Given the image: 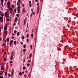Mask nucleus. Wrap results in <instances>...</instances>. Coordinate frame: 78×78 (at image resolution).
Here are the masks:
<instances>
[{
  "mask_svg": "<svg viewBox=\"0 0 78 78\" xmlns=\"http://www.w3.org/2000/svg\"><path fill=\"white\" fill-rule=\"evenodd\" d=\"M0 21L1 23H3V17H2V16H0Z\"/></svg>",
  "mask_w": 78,
  "mask_h": 78,
  "instance_id": "obj_1",
  "label": "nucleus"
},
{
  "mask_svg": "<svg viewBox=\"0 0 78 78\" xmlns=\"http://www.w3.org/2000/svg\"><path fill=\"white\" fill-rule=\"evenodd\" d=\"M14 69H12V72L11 73L12 76H12H13V75L14 74Z\"/></svg>",
  "mask_w": 78,
  "mask_h": 78,
  "instance_id": "obj_2",
  "label": "nucleus"
},
{
  "mask_svg": "<svg viewBox=\"0 0 78 78\" xmlns=\"http://www.w3.org/2000/svg\"><path fill=\"white\" fill-rule=\"evenodd\" d=\"M39 6H38L37 7V14L39 13Z\"/></svg>",
  "mask_w": 78,
  "mask_h": 78,
  "instance_id": "obj_3",
  "label": "nucleus"
},
{
  "mask_svg": "<svg viewBox=\"0 0 78 78\" xmlns=\"http://www.w3.org/2000/svg\"><path fill=\"white\" fill-rule=\"evenodd\" d=\"M29 3L30 7H31V5H32V4H31V1H30Z\"/></svg>",
  "mask_w": 78,
  "mask_h": 78,
  "instance_id": "obj_4",
  "label": "nucleus"
},
{
  "mask_svg": "<svg viewBox=\"0 0 78 78\" xmlns=\"http://www.w3.org/2000/svg\"><path fill=\"white\" fill-rule=\"evenodd\" d=\"M3 39H6V37L5 36V35L4 34H3Z\"/></svg>",
  "mask_w": 78,
  "mask_h": 78,
  "instance_id": "obj_5",
  "label": "nucleus"
},
{
  "mask_svg": "<svg viewBox=\"0 0 78 78\" xmlns=\"http://www.w3.org/2000/svg\"><path fill=\"white\" fill-rule=\"evenodd\" d=\"M22 11L23 12L25 13L26 12V11H25V8H23V9Z\"/></svg>",
  "mask_w": 78,
  "mask_h": 78,
  "instance_id": "obj_6",
  "label": "nucleus"
},
{
  "mask_svg": "<svg viewBox=\"0 0 78 78\" xmlns=\"http://www.w3.org/2000/svg\"><path fill=\"white\" fill-rule=\"evenodd\" d=\"M17 17H16L15 19L14 22L16 23L17 22Z\"/></svg>",
  "mask_w": 78,
  "mask_h": 78,
  "instance_id": "obj_7",
  "label": "nucleus"
},
{
  "mask_svg": "<svg viewBox=\"0 0 78 78\" xmlns=\"http://www.w3.org/2000/svg\"><path fill=\"white\" fill-rule=\"evenodd\" d=\"M13 56L11 55L10 57V60H12V58H13Z\"/></svg>",
  "mask_w": 78,
  "mask_h": 78,
  "instance_id": "obj_8",
  "label": "nucleus"
},
{
  "mask_svg": "<svg viewBox=\"0 0 78 78\" xmlns=\"http://www.w3.org/2000/svg\"><path fill=\"white\" fill-rule=\"evenodd\" d=\"M28 24L27 25V28L26 29V33H27L28 32V30H27V28H28Z\"/></svg>",
  "mask_w": 78,
  "mask_h": 78,
  "instance_id": "obj_9",
  "label": "nucleus"
},
{
  "mask_svg": "<svg viewBox=\"0 0 78 78\" xmlns=\"http://www.w3.org/2000/svg\"><path fill=\"white\" fill-rule=\"evenodd\" d=\"M7 15H8V14H7V12H5V17H6V16H7Z\"/></svg>",
  "mask_w": 78,
  "mask_h": 78,
  "instance_id": "obj_10",
  "label": "nucleus"
},
{
  "mask_svg": "<svg viewBox=\"0 0 78 78\" xmlns=\"http://www.w3.org/2000/svg\"><path fill=\"white\" fill-rule=\"evenodd\" d=\"M7 27L6 26L4 27V30H7Z\"/></svg>",
  "mask_w": 78,
  "mask_h": 78,
  "instance_id": "obj_11",
  "label": "nucleus"
},
{
  "mask_svg": "<svg viewBox=\"0 0 78 78\" xmlns=\"http://www.w3.org/2000/svg\"><path fill=\"white\" fill-rule=\"evenodd\" d=\"M3 45V47H6V44H5V43H3L2 44Z\"/></svg>",
  "mask_w": 78,
  "mask_h": 78,
  "instance_id": "obj_12",
  "label": "nucleus"
},
{
  "mask_svg": "<svg viewBox=\"0 0 78 78\" xmlns=\"http://www.w3.org/2000/svg\"><path fill=\"white\" fill-rule=\"evenodd\" d=\"M3 60L4 61H6V58L4 57Z\"/></svg>",
  "mask_w": 78,
  "mask_h": 78,
  "instance_id": "obj_13",
  "label": "nucleus"
},
{
  "mask_svg": "<svg viewBox=\"0 0 78 78\" xmlns=\"http://www.w3.org/2000/svg\"><path fill=\"white\" fill-rule=\"evenodd\" d=\"M23 70H25L26 69V67L25 66H23Z\"/></svg>",
  "mask_w": 78,
  "mask_h": 78,
  "instance_id": "obj_14",
  "label": "nucleus"
},
{
  "mask_svg": "<svg viewBox=\"0 0 78 78\" xmlns=\"http://www.w3.org/2000/svg\"><path fill=\"white\" fill-rule=\"evenodd\" d=\"M11 56H14V52H12V54H11Z\"/></svg>",
  "mask_w": 78,
  "mask_h": 78,
  "instance_id": "obj_15",
  "label": "nucleus"
},
{
  "mask_svg": "<svg viewBox=\"0 0 78 78\" xmlns=\"http://www.w3.org/2000/svg\"><path fill=\"white\" fill-rule=\"evenodd\" d=\"M26 49H24L23 50V52L25 53V52H26Z\"/></svg>",
  "mask_w": 78,
  "mask_h": 78,
  "instance_id": "obj_16",
  "label": "nucleus"
},
{
  "mask_svg": "<svg viewBox=\"0 0 78 78\" xmlns=\"http://www.w3.org/2000/svg\"><path fill=\"white\" fill-rule=\"evenodd\" d=\"M32 56V54H31V53L29 55V57L31 58Z\"/></svg>",
  "mask_w": 78,
  "mask_h": 78,
  "instance_id": "obj_17",
  "label": "nucleus"
},
{
  "mask_svg": "<svg viewBox=\"0 0 78 78\" xmlns=\"http://www.w3.org/2000/svg\"><path fill=\"white\" fill-rule=\"evenodd\" d=\"M7 5H10V2H8L7 3Z\"/></svg>",
  "mask_w": 78,
  "mask_h": 78,
  "instance_id": "obj_18",
  "label": "nucleus"
},
{
  "mask_svg": "<svg viewBox=\"0 0 78 78\" xmlns=\"http://www.w3.org/2000/svg\"><path fill=\"white\" fill-rule=\"evenodd\" d=\"M13 40H11L10 41V44H12V42H13Z\"/></svg>",
  "mask_w": 78,
  "mask_h": 78,
  "instance_id": "obj_19",
  "label": "nucleus"
},
{
  "mask_svg": "<svg viewBox=\"0 0 78 78\" xmlns=\"http://www.w3.org/2000/svg\"><path fill=\"white\" fill-rule=\"evenodd\" d=\"M16 41H14V45H16Z\"/></svg>",
  "mask_w": 78,
  "mask_h": 78,
  "instance_id": "obj_20",
  "label": "nucleus"
},
{
  "mask_svg": "<svg viewBox=\"0 0 78 78\" xmlns=\"http://www.w3.org/2000/svg\"><path fill=\"white\" fill-rule=\"evenodd\" d=\"M9 10H11V11H12V9L11 8H9Z\"/></svg>",
  "mask_w": 78,
  "mask_h": 78,
  "instance_id": "obj_21",
  "label": "nucleus"
},
{
  "mask_svg": "<svg viewBox=\"0 0 78 78\" xmlns=\"http://www.w3.org/2000/svg\"><path fill=\"white\" fill-rule=\"evenodd\" d=\"M27 38H28V37H29V34H27Z\"/></svg>",
  "mask_w": 78,
  "mask_h": 78,
  "instance_id": "obj_22",
  "label": "nucleus"
},
{
  "mask_svg": "<svg viewBox=\"0 0 78 78\" xmlns=\"http://www.w3.org/2000/svg\"><path fill=\"white\" fill-rule=\"evenodd\" d=\"M22 39H24L25 38V37H24V36H22L21 37Z\"/></svg>",
  "mask_w": 78,
  "mask_h": 78,
  "instance_id": "obj_23",
  "label": "nucleus"
},
{
  "mask_svg": "<svg viewBox=\"0 0 78 78\" xmlns=\"http://www.w3.org/2000/svg\"><path fill=\"white\" fill-rule=\"evenodd\" d=\"M19 32H18L17 34V36H19Z\"/></svg>",
  "mask_w": 78,
  "mask_h": 78,
  "instance_id": "obj_24",
  "label": "nucleus"
},
{
  "mask_svg": "<svg viewBox=\"0 0 78 78\" xmlns=\"http://www.w3.org/2000/svg\"><path fill=\"white\" fill-rule=\"evenodd\" d=\"M5 34H6V35H7V31H4Z\"/></svg>",
  "mask_w": 78,
  "mask_h": 78,
  "instance_id": "obj_25",
  "label": "nucleus"
},
{
  "mask_svg": "<svg viewBox=\"0 0 78 78\" xmlns=\"http://www.w3.org/2000/svg\"><path fill=\"white\" fill-rule=\"evenodd\" d=\"M1 70H4V68H2V66H1Z\"/></svg>",
  "mask_w": 78,
  "mask_h": 78,
  "instance_id": "obj_26",
  "label": "nucleus"
},
{
  "mask_svg": "<svg viewBox=\"0 0 78 78\" xmlns=\"http://www.w3.org/2000/svg\"><path fill=\"white\" fill-rule=\"evenodd\" d=\"M10 7V5H7V8H9Z\"/></svg>",
  "mask_w": 78,
  "mask_h": 78,
  "instance_id": "obj_27",
  "label": "nucleus"
},
{
  "mask_svg": "<svg viewBox=\"0 0 78 78\" xmlns=\"http://www.w3.org/2000/svg\"><path fill=\"white\" fill-rule=\"evenodd\" d=\"M2 72H0V76H2Z\"/></svg>",
  "mask_w": 78,
  "mask_h": 78,
  "instance_id": "obj_28",
  "label": "nucleus"
},
{
  "mask_svg": "<svg viewBox=\"0 0 78 78\" xmlns=\"http://www.w3.org/2000/svg\"><path fill=\"white\" fill-rule=\"evenodd\" d=\"M33 36H34L33 34H31V37H33Z\"/></svg>",
  "mask_w": 78,
  "mask_h": 78,
  "instance_id": "obj_29",
  "label": "nucleus"
},
{
  "mask_svg": "<svg viewBox=\"0 0 78 78\" xmlns=\"http://www.w3.org/2000/svg\"><path fill=\"white\" fill-rule=\"evenodd\" d=\"M12 62H12V61H10V64H12Z\"/></svg>",
  "mask_w": 78,
  "mask_h": 78,
  "instance_id": "obj_30",
  "label": "nucleus"
},
{
  "mask_svg": "<svg viewBox=\"0 0 78 78\" xmlns=\"http://www.w3.org/2000/svg\"><path fill=\"white\" fill-rule=\"evenodd\" d=\"M16 16H17V17H19V14H17L16 15Z\"/></svg>",
  "mask_w": 78,
  "mask_h": 78,
  "instance_id": "obj_31",
  "label": "nucleus"
},
{
  "mask_svg": "<svg viewBox=\"0 0 78 78\" xmlns=\"http://www.w3.org/2000/svg\"><path fill=\"white\" fill-rule=\"evenodd\" d=\"M14 33L16 34V33H17V31L14 30Z\"/></svg>",
  "mask_w": 78,
  "mask_h": 78,
  "instance_id": "obj_32",
  "label": "nucleus"
},
{
  "mask_svg": "<svg viewBox=\"0 0 78 78\" xmlns=\"http://www.w3.org/2000/svg\"><path fill=\"white\" fill-rule=\"evenodd\" d=\"M32 14L33 15H34L35 14V13L34 12H32Z\"/></svg>",
  "mask_w": 78,
  "mask_h": 78,
  "instance_id": "obj_33",
  "label": "nucleus"
},
{
  "mask_svg": "<svg viewBox=\"0 0 78 78\" xmlns=\"http://www.w3.org/2000/svg\"><path fill=\"white\" fill-rule=\"evenodd\" d=\"M30 63H28L27 64V67H29L30 66Z\"/></svg>",
  "mask_w": 78,
  "mask_h": 78,
  "instance_id": "obj_34",
  "label": "nucleus"
},
{
  "mask_svg": "<svg viewBox=\"0 0 78 78\" xmlns=\"http://www.w3.org/2000/svg\"><path fill=\"white\" fill-rule=\"evenodd\" d=\"M23 47H24V48H26V45H25V44H24L23 45Z\"/></svg>",
  "mask_w": 78,
  "mask_h": 78,
  "instance_id": "obj_35",
  "label": "nucleus"
},
{
  "mask_svg": "<svg viewBox=\"0 0 78 78\" xmlns=\"http://www.w3.org/2000/svg\"><path fill=\"white\" fill-rule=\"evenodd\" d=\"M7 21L8 22H9V19L8 18L7 19Z\"/></svg>",
  "mask_w": 78,
  "mask_h": 78,
  "instance_id": "obj_36",
  "label": "nucleus"
},
{
  "mask_svg": "<svg viewBox=\"0 0 78 78\" xmlns=\"http://www.w3.org/2000/svg\"><path fill=\"white\" fill-rule=\"evenodd\" d=\"M2 6H3V2H1Z\"/></svg>",
  "mask_w": 78,
  "mask_h": 78,
  "instance_id": "obj_37",
  "label": "nucleus"
},
{
  "mask_svg": "<svg viewBox=\"0 0 78 78\" xmlns=\"http://www.w3.org/2000/svg\"><path fill=\"white\" fill-rule=\"evenodd\" d=\"M18 2H19V3H20V2H21V1L20 0H18Z\"/></svg>",
  "mask_w": 78,
  "mask_h": 78,
  "instance_id": "obj_38",
  "label": "nucleus"
},
{
  "mask_svg": "<svg viewBox=\"0 0 78 78\" xmlns=\"http://www.w3.org/2000/svg\"><path fill=\"white\" fill-rule=\"evenodd\" d=\"M4 55H6V54H7L6 52H4Z\"/></svg>",
  "mask_w": 78,
  "mask_h": 78,
  "instance_id": "obj_39",
  "label": "nucleus"
},
{
  "mask_svg": "<svg viewBox=\"0 0 78 78\" xmlns=\"http://www.w3.org/2000/svg\"><path fill=\"white\" fill-rule=\"evenodd\" d=\"M17 11L18 12H20V9H17Z\"/></svg>",
  "mask_w": 78,
  "mask_h": 78,
  "instance_id": "obj_40",
  "label": "nucleus"
},
{
  "mask_svg": "<svg viewBox=\"0 0 78 78\" xmlns=\"http://www.w3.org/2000/svg\"><path fill=\"white\" fill-rule=\"evenodd\" d=\"M19 74H20V75H22V72H20V73Z\"/></svg>",
  "mask_w": 78,
  "mask_h": 78,
  "instance_id": "obj_41",
  "label": "nucleus"
},
{
  "mask_svg": "<svg viewBox=\"0 0 78 78\" xmlns=\"http://www.w3.org/2000/svg\"><path fill=\"white\" fill-rule=\"evenodd\" d=\"M7 75V72H5V76H6V75Z\"/></svg>",
  "mask_w": 78,
  "mask_h": 78,
  "instance_id": "obj_42",
  "label": "nucleus"
},
{
  "mask_svg": "<svg viewBox=\"0 0 78 78\" xmlns=\"http://www.w3.org/2000/svg\"><path fill=\"white\" fill-rule=\"evenodd\" d=\"M33 48V46H32V45H30V48Z\"/></svg>",
  "mask_w": 78,
  "mask_h": 78,
  "instance_id": "obj_43",
  "label": "nucleus"
},
{
  "mask_svg": "<svg viewBox=\"0 0 78 78\" xmlns=\"http://www.w3.org/2000/svg\"><path fill=\"white\" fill-rule=\"evenodd\" d=\"M36 32H37V30H34V32L36 33Z\"/></svg>",
  "mask_w": 78,
  "mask_h": 78,
  "instance_id": "obj_44",
  "label": "nucleus"
},
{
  "mask_svg": "<svg viewBox=\"0 0 78 78\" xmlns=\"http://www.w3.org/2000/svg\"><path fill=\"white\" fill-rule=\"evenodd\" d=\"M20 43L21 44V45H23V42L22 41L20 42Z\"/></svg>",
  "mask_w": 78,
  "mask_h": 78,
  "instance_id": "obj_45",
  "label": "nucleus"
},
{
  "mask_svg": "<svg viewBox=\"0 0 78 78\" xmlns=\"http://www.w3.org/2000/svg\"><path fill=\"white\" fill-rule=\"evenodd\" d=\"M25 73V71H23L22 72V74H23Z\"/></svg>",
  "mask_w": 78,
  "mask_h": 78,
  "instance_id": "obj_46",
  "label": "nucleus"
},
{
  "mask_svg": "<svg viewBox=\"0 0 78 78\" xmlns=\"http://www.w3.org/2000/svg\"><path fill=\"white\" fill-rule=\"evenodd\" d=\"M20 6L18 7L17 9H20Z\"/></svg>",
  "mask_w": 78,
  "mask_h": 78,
  "instance_id": "obj_47",
  "label": "nucleus"
},
{
  "mask_svg": "<svg viewBox=\"0 0 78 78\" xmlns=\"http://www.w3.org/2000/svg\"><path fill=\"white\" fill-rule=\"evenodd\" d=\"M8 76H9V77H11V74H9Z\"/></svg>",
  "mask_w": 78,
  "mask_h": 78,
  "instance_id": "obj_48",
  "label": "nucleus"
},
{
  "mask_svg": "<svg viewBox=\"0 0 78 78\" xmlns=\"http://www.w3.org/2000/svg\"><path fill=\"white\" fill-rule=\"evenodd\" d=\"M14 11H15V12H16V9H14Z\"/></svg>",
  "mask_w": 78,
  "mask_h": 78,
  "instance_id": "obj_49",
  "label": "nucleus"
},
{
  "mask_svg": "<svg viewBox=\"0 0 78 78\" xmlns=\"http://www.w3.org/2000/svg\"><path fill=\"white\" fill-rule=\"evenodd\" d=\"M1 16H2V17H3V16H4V14H1Z\"/></svg>",
  "mask_w": 78,
  "mask_h": 78,
  "instance_id": "obj_50",
  "label": "nucleus"
},
{
  "mask_svg": "<svg viewBox=\"0 0 78 78\" xmlns=\"http://www.w3.org/2000/svg\"><path fill=\"white\" fill-rule=\"evenodd\" d=\"M76 17H78V13H77V14H76Z\"/></svg>",
  "mask_w": 78,
  "mask_h": 78,
  "instance_id": "obj_51",
  "label": "nucleus"
},
{
  "mask_svg": "<svg viewBox=\"0 0 78 78\" xmlns=\"http://www.w3.org/2000/svg\"><path fill=\"white\" fill-rule=\"evenodd\" d=\"M26 22V20L25 19H24V23H25Z\"/></svg>",
  "mask_w": 78,
  "mask_h": 78,
  "instance_id": "obj_52",
  "label": "nucleus"
},
{
  "mask_svg": "<svg viewBox=\"0 0 78 78\" xmlns=\"http://www.w3.org/2000/svg\"><path fill=\"white\" fill-rule=\"evenodd\" d=\"M11 7H12V8H14V6H13L12 5L11 6Z\"/></svg>",
  "mask_w": 78,
  "mask_h": 78,
  "instance_id": "obj_53",
  "label": "nucleus"
},
{
  "mask_svg": "<svg viewBox=\"0 0 78 78\" xmlns=\"http://www.w3.org/2000/svg\"><path fill=\"white\" fill-rule=\"evenodd\" d=\"M0 78H3V76H0Z\"/></svg>",
  "mask_w": 78,
  "mask_h": 78,
  "instance_id": "obj_54",
  "label": "nucleus"
},
{
  "mask_svg": "<svg viewBox=\"0 0 78 78\" xmlns=\"http://www.w3.org/2000/svg\"><path fill=\"white\" fill-rule=\"evenodd\" d=\"M24 77H25V78H26V77H27V75L24 74Z\"/></svg>",
  "mask_w": 78,
  "mask_h": 78,
  "instance_id": "obj_55",
  "label": "nucleus"
},
{
  "mask_svg": "<svg viewBox=\"0 0 78 78\" xmlns=\"http://www.w3.org/2000/svg\"><path fill=\"white\" fill-rule=\"evenodd\" d=\"M2 11H0V15H1V14H2Z\"/></svg>",
  "mask_w": 78,
  "mask_h": 78,
  "instance_id": "obj_56",
  "label": "nucleus"
},
{
  "mask_svg": "<svg viewBox=\"0 0 78 78\" xmlns=\"http://www.w3.org/2000/svg\"><path fill=\"white\" fill-rule=\"evenodd\" d=\"M12 35L13 36H14V35H15V34H14L12 33Z\"/></svg>",
  "mask_w": 78,
  "mask_h": 78,
  "instance_id": "obj_57",
  "label": "nucleus"
},
{
  "mask_svg": "<svg viewBox=\"0 0 78 78\" xmlns=\"http://www.w3.org/2000/svg\"><path fill=\"white\" fill-rule=\"evenodd\" d=\"M28 62H30V60H28L27 61Z\"/></svg>",
  "mask_w": 78,
  "mask_h": 78,
  "instance_id": "obj_58",
  "label": "nucleus"
},
{
  "mask_svg": "<svg viewBox=\"0 0 78 78\" xmlns=\"http://www.w3.org/2000/svg\"><path fill=\"white\" fill-rule=\"evenodd\" d=\"M29 41V40L28 39H27V41L28 42Z\"/></svg>",
  "mask_w": 78,
  "mask_h": 78,
  "instance_id": "obj_59",
  "label": "nucleus"
},
{
  "mask_svg": "<svg viewBox=\"0 0 78 78\" xmlns=\"http://www.w3.org/2000/svg\"><path fill=\"white\" fill-rule=\"evenodd\" d=\"M1 1L2 2V3L3 2V0H1Z\"/></svg>",
  "mask_w": 78,
  "mask_h": 78,
  "instance_id": "obj_60",
  "label": "nucleus"
},
{
  "mask_svg": "<svg viewBox=\"0 0 78 78\" xmlns=\"http://www.w3.org/2000/svg\"><path fill=\"white\" fill-rule=\"evenodd\" d=\"M39 3H37V6H39Z\"/></svg>",
  "mask_w": 78,
  "mask_h": 78,
  "instance_id": "obj_61",
  "label": "nucleus"
},
{
  "mask_svg": "<svg viewBox=\"0 0 78 78\" xmlns=\"http://www.w3.org/2000/svg\"><path fill=\"white\" fill-rule=\"evenodd\" d=\"M15 25H16V23H14L13 24V26H15Z\"/></svg>",
  "mask_w": 78,
  "mask_h": 78,
  "instance_id": "obj_62",
  "label": "nucleus"
},
{
  "mask_svg": "<svg viewBox=\"0 0 78 78\" xmlns=\"http://www.w3.org/2000/svg\"><path fill=\"white\" fill-rule=\"evenodd\" d=\"M24 4H23L22 5V6L23 7H24Z\"/></svg>",
  "mask_w": 78,
  "mask_h": 78,
  "instance_id": "obj_63",
  "label": "nucleus"
},
{
  "mask_svg": "<svg viewBox=\"0 0 78 78\" xmlns=\"http://www.w3.org/2000/svg\"><path fill=\"white\" fill-rule=\"evenodd\" d=\"M37 0H35L36 2H37Z\"/></svg>",
  "mask_w": 78,
  "mask_h": 78,
  "instance_id": "obj_64",
  "label": "nucleus"
}]
</instances>
